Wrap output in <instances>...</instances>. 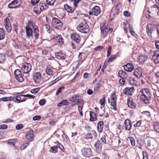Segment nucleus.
I'll list each match as a JSON object with an SVG mask.
<instances>
[{"label":"nucleus","instance_id":"obj_55","mask_svg":"<svg viewBox=\"0 0 159 159\" xmlns=\"http://www.w3.org/2000/svg\"><path fill=\"white\" fill-rule=\"evenodd\" d=\"M44 26L46 28L47 31L48 33H50L52 31V29L49 26H48L46 24L44 25Z\"/></svg>","mask_w":159,"mask_h":159},{"label":"nucleus","instance_id":"obj_46","mask_svg":"<svg viewBox=\"0 0 159 159\" xmlns=\"http://www.w3.org/2000/svg\"><path fill=\"white\" fill-rule=\"evenodd\" d=\"M12 97H3L1 98V100L3 101H12Z\"/></svg>","mask_w":159,"mask_h":159},{"label":"nucleus","instance_id":"obj_18","mask_svg":"<svg viewBox=\"0 0 159 159\" xmlns=\"http://www.w3.org/2000/svg\"><path fill=\"white\" fill-rule=\"evenodd\" d=\"M93 15L97 16L100 13V9L99 7L98 6H95L92 8Z\"/></svg>","mask_w":159,"mask_h":159},{"label":"nucleus","instance_id":"obj_47","mask_svg":"<svg viewBox=\"0 0 159 159\" xmlns=\"http://www.w3.org/2000/svg\"><path fill=\"white\" fill-rule=\"evenodd\" d=\"M21 99V97L19 96H16V97L13 98L12 97V100L14 102L19 101H20Z\"/></svg>","mask_w":159,"mask_h":159},{"label":"nucleus","instance_id":"obj_30","mask_svg":"<svg viewBox=\"0 0 159 159\" xmlns=\"http://www.w3.org/2000/svg\"><path fill=\"white\" fill-rule=\"evenodd\" d=\"M148 57L144 55H142L139 57V61L141 63H144L148 59Z\"/></svg>","mask_w":159,"mask_h":159},{"label":"nucleus","instance_id":"obj_45","mask_svg":"<svg viewBox=\"0 0 159 159\" xmlns=\"http://www.w3.org/2000/svg\"><path fill=\"white\" fill-rule=\"evenodd\" d=\"M64 89V86H62L59 87L57 91L56 95H58L61 92V91Z\"/></svg>","mask_w":159,"mask_h":159},{"label":"nucleus","instance_id":"obj_63","mask_svg":"<svg viewBox=\"0 0 159 159\" xmlns=\"http://www.w3.org/2000/svg\"><path fill=\"white\" fill-rule=\"evenodd\" d=\"M41 119V117L40 116H35L33 118L34 120H39Z\"/></svg>","mask_w":159,"mask_h":159},{"label":"nucleus","instance_id":"obj_56","mask_svg":"<svg viewBox=\"0 0 159 159\" xmlns=\"http://www.w3.org/2000/svg\"><path fill=\"white\" fill-rule=\"evenodd\" d=\"M142 113L144 115H146L149 117H150L151 115L149 111H144L142 112Z\"/></svg>","mask_w":159,"mask_h":159},{"label":"nucleus","instance_id":"obj_33","mask_svg":"<svg viewBox=\"0 0 159 159\" xmlns=\"http://www.w3.org/2000/svg\"><path fill=\"white\" fill-rule=\"evenodd\" d=\"M56 40L60 44H62L63 43L64 39L61 35H57L56 38Z\"/></svg>","mask_w":159,"mask_h":159},{"label":"nucleus","instance_id":"obj_39","mask_svg":"<svg viewBox=\"0 0 159 159\" xmlns=\"http://www.w3.org/2000/svg\"><path fill=\"white\" fill-rule=\"evenodd\" d=\"M78 98V97L76 94H75L72 97L69 98V100L71 102H75V101H76Z\"/></svg>","mask_w":159,"mask_h":159},{"label":"nucleus","instance_id":"obj_16","mask_svg":"<svg viewBox=\"0 0 159 159\" xmlns=\"http://www.w3.org/2000/svg\"><path fill=\"white\" fill-rule=\"evenodd\" d=\"M4 25L8 32H10L11 30V25L10 20L8 18H6L4 20Z\"/></svg>","mask_w":159,"mask_h":159},{"label":"nucleus","instance_id":"obj_17","mask_svg":"<svg viewBox=\"0 0 159 159\" xmlns=\"http://www.w3.org/2000/svg\"><path fill=\"white\" fill-rule=\"evenodd\" d=\"M33 133V130L30 129L29 131L27 132V134L25 135L26 139L30 141H33L34 138Z\"/></svg>","mask_w":159,"mask_h":159},{"label":"nucleus","instance_id":"obj_22","mask_svg":"<svg viewBox=\"0 0 159 159\" xmlns=\"http://www.w3.org/2000/svg\"><path fill=\"white\" fill-rule=\"evenodd\" d=\"M97 134L94 131H92L91 132L88 133L85 135V138L87 139H92L93 136L96 137Z\"/></svg>","mask_w":159,"mask_h":159},{"label":"nucleus","instance_id":"obj_19","mask_svg":"<svg viewBox=\"0 0 159 159\" xmlns=\"http://www.w3.org/2000/svg\"><path fill=\"white\" fill-rule=\"evenodd\" d=\"M134 67L131 63H128L124 66V70L127 71L131 72L134 69Z\"/></svg>","mask_w":159,"mask_h":159},{"label":"nucleus","instance_id":"obj_25","mask_svg":"<svg viewBox=\"0 0 159 159\" xmlns=\"http://www.w3.org/2000/svg\"><path fill=\"white\" fill-rule=\"evenodd\" d=\"M150 10L152 12H157V14L159 15V6L157 5H154L151 7Z\"/></svg>","mask_w":159,"mask_h":159},{"label":"nucleus","instance_id":"obj_15","mask_svg":"<svg viewBox=\"0 0 159 159\" xmlns=\"http://www.w3.org/2000/svg\"><path fill=\"white\" fill-rule=\"evenodd\" d=\"M154 30V28L153 27L151 24H149L147 26V32L150 37H152V34L153 33Z\"/></svg>","mask_w":159,"mask_h":159},{"label":"nucleus","instance_id":"obj_60","mask_svg":"<svg viewBox=\"0 0 159 159\" xmlns=\"http://www.w3.org/2000/svg\"><path fill=\"white\" fill-rule=\"evenodd\" d=\"M111 48H112L111 46H109L108 47V50L107 51V57H108L111 54Z\"/></svg>","mask_w":159,"mask_h":159},{"label":"nucleus","instance_id":"obj_24","mask_svg":"<svg viewBox=\"0 0 159 159\" xmlns=\"http://www.w3.org/2000/svg\"><path fill=\"white\" fill-rule=\"evenodd\" d=\"M127 104L129 107L131 108H135L136 107L135 103L134 102L133 99L131 98L128 99Z\"/></svg>","mask_w":159,"mask_h":159},{"label":"nucleus","instance_id":"obj_28","mask_svg":"<svg viewBox=\"0 0 159 159\" xmlns=\"http://www.w3.org/2000/svg\"><path fill=\"white\" fill-rule=\"evenodd\" d=\"M104 127L103 122L102 121H100L98 123L97 125V129L98 131L101 132L102 130V128Z\"/></svg>","mask_w":159,"mask_h":159},{"label":"nucleus","instance_id":"obj_10","mask_svg":"<svg viewBox=\"0 0 159 159\" xmlns=\"http://www.w3.org/2000/svg\"><path fill=\"white\" fill-rule=\"evenodd\" d=\"M21 4L20 0H15L11 2L8 5L10 8H15L19 7Z\"/></svg>","mask_w":159,"mask_h":159},{"label":"nucleus","instance_id":"obj_53","mask_svg":"<svg viewBox=\"0 0 159 159\" xmlns=\"http://www.w3.org/2000/svg\"><path fill=\"white\" fill-rule=\"evenodd\" d=\"M39 90L40 88H37L31 90V92L33 94H36Z\"/></svg>","mask_w":159,"mask_h":159},{"label":"nucleus","instance_id":"obj_64","mask_svg":"<svg viewBox=\"0 0 159 159\" xmlns=\"http://www.w3.org/2000/svg\"><path fill=\"white\" fill-rule=\"evenodd\" d=\"M143 159H148V157L146 152H143Z\"/></svg>","mask_w":159,"mask_h":159},{"label":"nucleus","instance_id":"obj_34","mask_svg":"<svg viewBox=\"0 0 159 159\" xmlns=\"http://www.w3.org/2000/svg\"><path fill=\"white\" fill-rule=\"evenodd\" d=\"M6 58L4 53H0V63L1 64L3 63Z\"/></svg>","mask_w":159,"mask_h":159},{"label":"nucleus","instance_id":"obj_54","mask_svg":"<svg viewBox=\"0 0 159 159\" xmlns=\"http://www.w3.org/2000/svg\"><path fill=\"white\" fill-rule=\"evenodd\" d=\"M55 0H46L47 3L50 5H52L54 4Z\"/></svg>","mask_w":159,"mask_h":159},{"label":"nucleus","instance_id":"obj_7","mask_svg":"<svg viewBox=\"0 0 159 159\" xmlns=\"http://www.w3.org/2000/svg\"><path fill=\"white\" fill-rule=\"evenodd\" d=\"M150 55L152 57L154 62L155 63L159 62V51H152L150 50Z\"/></svg>","mask_w":159,"mask_h":159},{"label":"nucleus","instance_id":"obj_59","mask_svg":"<svg viewBox=\"0 0 159 159\" xmlns=\"http://www.w3.org/2000/svg\"><path fill=\"white\" fill-rule=\"evenodd\" d=\"M40 0H31V3L33 5H35L37 4Z\"/></svg>","mask_w":159,"mask_h":159},{"label":"nucleus","instance_id":"obj_2","mask_svg":"<svg viewBox=\"0 0 159 159\" xmlns=\"http://www.w3.org/2000/svg\"><path fill=\"white\" fill-rule=\"evenodd\" d=\"M151 93L148 89H145L141 90L138 97L145 104H148L150 99Z\"/></svg>","mask_w":159,"mask_h":159},{"label":"nucleus","instance_id":"obj_58","mask_svg":"<svg viewBox=\"0 0 159 159\" xmlns=\"http://www.w3.org/2000/svg\"><path fill=\"white\" fill-rule=\"evenodd\" d=\"M23 127V125L21 124L17 125L16 127V130H20Z\"/></svg>","mask_w":159,"mask_h":159},{"label":"nucleus","instance_id":"obj_50","mask_svg":"<svg viewBox=\"0 0 159 159\" xmlns=\"http://www.w3.org/2000/svg\"><path fill=\"white\" fill-rule=\"evenodd\" d=\"M105 138L106 136L105 135H103L100 141L101 143L103 144H105L106 143Z\"/></svg>","mask_w":159,"mask_h":159},{"label":"nucleus","instance_id":"obj_42","mask_svg":"<svg viewBox=\"0 0 159 159\" xmlns=\"http://www.w3.org/2000/svg\"><path fill=\"white\" fill-rule=\"evenodd\" d=\"M50 152L53 153H56L58 151V149H57V147L55 146H54L51 148L50 150Z\"/></svg>","mask_w":159,"mask_h":159},{"label":"nucleus","instance_id":"obj_12","mask_svg":"<svg viewBox=\"0 0 159 159\" xmlns=\"http://www.w3.org/2000/svg\"><path fill=\"white\" fill-rule=\"evenodd\" d=\"M41 74L39 72H35L33 75V79L35 83L39 84L41 81Z\"/></svg>","mask_w":159,"mask_h":159},{"label":"nucleus","instance_id":"obj_38","mask_svg":"<svg viewBox=\"0 0 159 159\" xmlns=\"http://www.w3.org/2000/svg\"><path fill=\"white\" fill-rule=\"evenodd\" d=\"M116 57L117 55L116 54L111 55V57L108 59V61L106 62V64L110 62H111L113 61L116 58Z\"/></svg>","mask_w":159,"mask_h":159},{"label":"nucleus","instance_id":"obj_5","mask_svg":"<svg viewBox=\"0 0 159 159\" xmlns=\"http://www.w3.org/2000/svg\"><path fill=\"white\" fill-rule=\"evenodd\" d=\"M110 101L109 98L108 99V102L109 103L110 101L111 105V108L114 110H116V102L117 98L116 97L115 94L113 93L111 94L110 96Z\"/></svg>","mask_w":159,"mask_h":159},{"label":"nucleus","instance_id":"obj_48","mask_svg":"<svg viewBox=\"0 0 159 159\" xmlns=\"http://www.w3.org/2000/svg\"><path fill=\"white\" fill-rule=\"evenodd\" d=\"M29 143H27L22 145L20 147V149L21 150H22L25 149L29 145Z\"/></svg>","mask_w":159,"mask_h":159},{"label":"nucleus","instance_id":"obj_4","mask_svg":"<svg viewBox=\"0 0 159 159\" xmlns=\"http://www.w3.org/2000/svg\"><path fill=\"white\" fill-rule=\"evenodd\" d=\"M51 23L53 26L57 29H61L63 25V23L55 17L52 18Z\"/></svg>","mask_w":159,"mask_h":159},{"label":"nucleus","instance_id":"obj_1","mask_svg":"<svg viewBox=\"0 0 159 159\" xmlns=\"http://www.w3.org/2000/svg\"><path fill=\"white\" fill-rule=\"evenodd\" d=\"M26 36L27 37L30 39L31 37H34L35 39H37L39 36V31L38 29V27L35 26L34 27L33 31L29 25H27L25 27Z\"/></svg>","mask_w":159,"mask_h":159},{"label":"nucleus","instance_id":"obj_52","mask_svg":"<svg viewBox=\"0 0 159 159\" xmlns=\"http://www.w3.org/2000/svg\"><path fill=\"white\" fill-rule=\"evenodd\" d=\"M124 78H122L119 80V83L121 85H124L125 83V80Z\"/></svg>","mask_w":159,"mask_h":159},{"label":"nucleus","instance_id":"obj_49","mask_svg":"<svg viewBox=\"0 0 159 159\" xmlns=\"http://www.w3.org/2000/svg\"><path fill=\"white\" fill-rule=\"evenodd\" d=\"M100 87V85L99 84H97L94 87V91L97 92L98 91V89Z\"/></svg>","mask_w":159,"mask_h":159},{"label":"nucleus","instance_id":"obj_13","mask_svg":"<svg viewBox=\"0 0 159 159\" xmlns=\"http://www.w3.org/2000/svg\"><path fill=\"white\" fill-rule=\"evenodd\" d=\"M134 87H127L123 90V93L127 95H132L134 93Z\"/></svg>","mask_w":159,"mask_h":159},{"label":"nucleus","instance_id":"obj_43","mask_svg":"<svg viewBox=\"0 0 159 159\" xmlns=\"http://www.w3.org/2000/svg\"><path fill=\"white\" fill-rule=\"evenodd\" d=\"M129 139L132 146H135V143L134 139L132 137H129Z\"/></svg>","mask_w":159,"mask_h":159},{"label":"nucleus","instance_id":"obj_29","mask_svg":"<svg viewBox=\"0 0 159 159\" xmlns=\"http://www.w3.org/2000/svg\"><path fill=\"white\" fill-rule=\"evenodd\" d=\"M119 76L121 78H126L127 77V75L126 73L122 70H120L118 72Z\"/></svg>","mask_w":159,"mask_h":159},{"label":"nucleus","instance_id":"obj_11","mask_svg":"<svg viewBox=\"0 0 159 159\" xmlns=\"http://www.w3.org/2000/svg\"><path fill=\"white\" fill-rule=\"evenodd\" d=\"M70 38L77 44L80 43L81 41V37L78 34L74 33L71 34Z\"/></svg>","mask_w":159,"mask_h":159},{"label":"nucleus","instance_id":"obj_62","mask_svg":"<svg viewBox=\"0 0 159 159\" xmlns=\"http://www.w3.org/2000/svg\"><path fill=\"white\" fill-rule=\"evenodd\" d=\"M103 48V46H98L94 48V50L96 51H100Z\"/></svg>","mask_w":159,"mask_h":159},{"label":"nucleus","instance_id":"obj_8","mask_svg":"<svg viewBox=\"0 0 159 159\" xmlns=\"http://www.w3.org/2000/svg\"><path fill=\"white\" fill-rule=\"evenodd\" d=\"M14 75L15 78L20 82L23 81L24 79L20 70L18 69L14 71Z\"/></svg>","mask_w":159,"mask_h":159},{"label":"nucleus","instance_id":"obj_36","mask_svg":"<svg viewBox=\"0 0 159 159\" xmlns=\"http://www.w3.org/2000/svg\"><path fill=\"white\" fill-rule=\"evenodd\" d=\"M67 104V101L66 100H63L59 102L57 105L58 107H61Z\"/></svg>","mask_w":159,"mask_h":159},{"label":"nucleus","instance_id":"obj_35","mask_svg":"<svg viewBox=\"0 0 159 159\" xmlns=\"http://www.w3.org/2000/svg\"><path fill=\"white\" fill-rule=\"evenodd\" d=\"M5 37V34L4 30L0 28V40L3 39Z\"/></svg>","mask_w":159,"mask_h":159},{"label":"nucleus","instance_id":"obj_61","mask_svg":"<svg viewBox=\"0 0 159 159\" xmlns=\"http://www.w3.org/2000/svg\"><path fill=\"white\" fill-rule=\"evenodd\" d=\"M105 109L101 111H98L99 113V116L101 117H102L103 116V114L105 113Z\"/></svg>","mask_w":159,"mask_h":159},{"label":"nucleus","instance_id":"obj_37","mask_svg":"<svg viewBox=\"0 0 159 159\" xmlns=\"http://www.w3.org/2000/svg\"><path fill=\"white\" fill-rule=\"evenodd\" d=\"M129 30L130 33H131L132 35L136 38H137L138 37V35L135 32L133 31V29L132 26L129 27Z\"/></svg>","mask_w":159,"mask_h":159},{"label":"nucleus","instance_id":"obj_41","mask_svg":"<svg viewBox=\"0 0 159 159\" xmlns=\"http://www.w3.org/2000/svg\"><path fill=\"white\" fill-rule=\"evenodd\" d=\"M128 82L129 84L132 85H135L136 84L135 80L132 78H130L129 79Z\"/></svg>","mask_w":159,"mask_h":159},{"label":"nucleus","instance_id":"obj_27","mask_svg":"<svg viewBox=\"0 0 159 159\" xmlns=\"http://www.w3.org/2000/svg\"><path fill=\"white\" fill-rule=\"evenodd\" d=\"M96 151L99 153L101 150V145L100 142L99 141H97L94 145Z\"/></svg>","mask_w":159,"mask_h":159},{"label":"nucleus","instance_id":"obj_6","mask_svg":"<svg viewBox=\"0 0 159 159\" xmlns=\"http://www.w3.org/2000/svg\"><path fill=\"white\" fill-rule=\"evenodd\" d=\"M31 69V65L30 64L25 62L22 64L21 70L24 73H28L30 71Z\"/></svg>","mask_w":159,"mask_h":159},{"label":"nucleus","instance_id":"obj_40","mask_svg":"<svg viewBox=\"0 0 159 159\" xmlns=\"http://www.w3.org/2000/svg\"><path fill=\"white\" fill-rule=\"evenodd\" d=\"M154 128L156 131L159 133V122L155 123L154 125Z\"/></svg>","mask_w":159,"mask_h":159},{"label":"nucleus","instance_id":"obj_32","mask_svg":"<svg viewBox=\"0 0 159 159\" xmlns=\"http://www.w3.org/2000/svg\"><path fill=\"white\" fill-rule=\"evenodd\" d=\"M64 7L66 10L68 12L72 13L73 12L74 9L69 6L67 4L64 5Z\"/></svg>","mask_w":159,"mask_h":159},{"label":"nucleus","instance_id":"obj_20","mask_svg":"<svg viewBox=\"0 0 159 159\" xmlns=\"http://www.w3.org/2000/svg\"><path fill=\"white\" fill-rule=\"evenodd\" d=\"M134 74L137 78H139L142 76V71L140 68L136 69L134 72Z\"/></svg>","mask_w":159,"mask_h":159},{"label":"nucleus","instance_id":"obj_9","mask_svg":"<svg viewBox=\"0 0 159 159\" xmlns=\"http://www.w3.org/2000/svg\"><path fill=\"white\" fill-rule=\"evenodd\" d=\"M82 155L85 157H89L92 154L91 149L89 148H83L81 151Z\"/></svg>","mask_w":159,"mask_h":159},{"label":"nucleus","instance_id":"obj_31","mask_svg":"<svg viewBox=\"0 0 159 159\" xmlns=\"http://www.w3.org/2000/svg\"><path fill=\"white\" fill-rule=\"evenodd\" d=\"M46 72L47 74L48 75H52L53 72V68L47 67L46 69Z\"/></svg>","mask_w":159,"mask_h":159},{"label":"nucleus","instance_id":"obj_21","mask_svg":"<svg viewBox=\"0 0 159 159\" xmlns=\"http://www.w3.org/2000/svg\"><path fill=\"white\" fill-rule=\"evenodd\" d=\"M124 124L125 129L127 131L130 130L132 127L130 121L129 120H126L125 121Z\"/></svg>","mask_w":159,"mask_h":159},{"label":"nucleus","instance_id":"obj_57","mask_svg":"<svg viewBox=\"0 0 159 159\" xmlns=\"http://www.w3.org/2000/svg\"><path fill=\"white\" fill-rule=\"evenodd\" d=\"M7 125L3 124L0 125V129H5L7 128Z\"/></svg>","mask_w":159,"mask_h":159},{"label":"nucleus","instance_id":"obj_3","mask_svg":"<svg viewBox=\"0 0 159 159\" xmlns=\"http://www.w3.org/2000/svg\"><path fill=\"white\" fill-rule=\"evenodd\" d=\"M77 30L80 32L84 33H87L89 30V27L85 22L81 23L77 27Z\"/></svg>","mask_w":159,"mask_h":159},{"label":"nucleus","instance_id":"obj_23","mask_svg":"<svg viewBox=\"0 0 159 159\" xmlns=\"http://www.w3.org/2000/svg\"><path fill=\"white\" fill-rule=\"evenodd\" d=\"M90 118L89 120L91 121H96L97 120V115L93 112L90 111Z\"/></svg>","mask_w":159,"mask_h":159},{"label":"nucleus","instance_id":"obj_44","mask_svg":"<svg viewBox=\"0 0 159 159\" xmlns=\"http://www.w3.org/2000/svg\"><path fill=\"white\" fill-rule=\"evenodd\" d=\"M75 102L78 103L79 105H84V103L83 99L78 98L77 99L76 101H75Z\"/></svg>","mask_w":159,"mask_h":159},{"label":"nucleus","instance_id":"obj_14","mask_svg":"<svg viewBox=\"0 0 159 159\" xmlns=\"http://www.w3.org/2000/svg\"><path fill=\"white\" fill-rule=\"evenodd\" d=\"M103 25V24H101L100 25V29L102 33L103 34H106L109 31L111 32L112 31V29L110 27V25H107V26H105V28L102 29Z\"/></svg>","mask_w":159,"mask_h":159},{"label":"nucleus","instance_id":"obj_26","mask_svg":"<svg viewBox=\"0 0 159 159\" xmlns=\"http://www.w3.org/2000/svg\"><path fill=\"white\" fill-rule=\"evenodd\" d=\"M55 54L57 58L58 59L63 60L65 58V54L61 51L56 53Z\"/></svg>","mask_w":159,"mask_h":159},{"label":"nucleus","instance_id":"obj_51","mask_svg":"<svg viewBox=\"0 0 159 159\" xmlns=\"http://www.w3.org/2000/svg\"><path fill=\"white\" fill-rule=\"evenodd\" d=\"M105 98L104 97L100 100V104L103 107L105 106Z\"/></svg>","mask_w":159,"mask_h":159}]
</instances>
